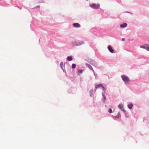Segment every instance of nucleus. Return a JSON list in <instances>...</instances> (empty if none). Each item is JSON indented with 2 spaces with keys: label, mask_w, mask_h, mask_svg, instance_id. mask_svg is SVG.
Wrapping results in <instances>:
<instances>
[{
  "label": "nucleus",
  "mask_w": 149,
  "mask_h": 149,
  "mask_svg": "<svg viewBox=\"0 0 149 149\" xmlns=\"http://www.w3.org/2000/svg\"><path fill=\"white\" fill-rule=\"evenodd\" d=\"M122 40L123 41H124L125 40V39H124V38H123L122 39Z\"/></svg>",
  "instance_id": "nucleus-20"
},
{
  "label": "nucleus",
  "mask_w": 149,
  "mask_h": 149,
  "mask_svg": "<svg viewBox=\"0 0 149 149\" xmlns=\"http://www.w3.org/2000/svg\"><path fill=\"white\" fill-rule=\"evenodd\" d=\"M108 49L112 53H113L114 51L113 50L110 46H109L108 47Z\"/></svg>",
  "instance_id": "nucleus-5"
},
{
  "label": "nucleus",
  "mask_w": 149,
  "mask_h": 149,
  "mask_svg": "<svg viewBox=\"0 0 149 149\" xmlns=\"http://www.w3.org/2000/svg\"><path fill=\"white\" fill-rule=\"evenodd\" d=\"M121 77L125 83H127L130 81L129 79L125 75H122Z\"/></svg>",
  "instance_id": "nucleus-1"
},
{
  "label": "nucleus",
  "mask_w": 149,
  "mask_h": 149,
  "mask_svg": "<svg viewBox=\"0 0 149 149\" xmlns=\"http://www.w3.org/2000/svg\"><path fill=\"white\" fill-rule=\"evenodd\" d=\"M102 87V88L103 90H105V88L103 86V87Z\"/></svg>",
  "instance_id": "nucleus-19"
},
{
  "label": "nucleus",
  "mask_w": 149,
  "mask_h": 149,
  "mask_svg": "<svg viewBox=\"0 0 149 149\" xmlns=\"http://www.w3.org/2000/svg\"><path fill=\"white\" fill-rule=\"evenodd\" d=\"M143 45L141 46H140V47L141 48H144V49H146V45Z\"/></svg>",
  "instance_id": "nucleus-11"
},
{
  "label": "nucleus",
  "mask_w": 149,
  "mask_h": 149,
  "mask_svg": "<svg viewBox=\"0 0 149 149\" xmlns=\"http://www.w3.org/2000/svg\"><path fill=\"white\" fill-rule=\"evenodd\" d=\"M67 59L69 61H71L72 60V58L71 56H68Z\"/></svg>",
  "instance_id": "nucleus-10"
},
{
  "label": "nucleus",
  "mask_w": 149,
  "mask_h": 149,
  "mask_svg": "<svg viewBox=\"0 0 149 149\" xmlns=\"http://www.w3.org/2000/svg\"><path fill=\"white\" fill-rule=\"evenodd\" d=\"M72 68L73 69H74L76 67V65L74 64H73L72 65Z\"/></svg>",
  "instance_id": "nucleus-13"
},
{
  "label": "nucleus",
  "mask_w": 149,
  "mask_h": 149,
  "mask_svg": "<svg viewBox=\"0 0 149 149\" xmlns=\"http://www.w3.org/2000/svg\"><path fill=\"white\" fill-rule=\"evenodd\" d=\"M108 111H109V113H111L112 112V110L111 109H109Z\"/></svg>",
  "instance_id": "nucleus-17"
},
{
  "label": "nucleus",
  "mask_w": 149,
  "mask_h": 149,
  "mask_svg": "<svg viewBox=\"0 0 149 149\" xmlns=\"http://www.w3.org/2000/svg\"><path fill=\"white\" fill-rule=\"evenodd\" d=\"M127 24L126 23H124L120 25V27L121 28H125L127 26Z\"/></svg>",
  "instance_id": "nucleus-6"
},
{
  "label": "nucleus",
  "mask_w": 149,
  "mask_h": 149,
  "mask_svg": "<svg viewBox=\"0 0 149 149\" xmlns=\"http://www.w3.org/2000/svg\"><path fill=\"white\" fill-rule=\"evenodd\" d=\"M73 26L75 27H79L80 25L78 23H74L73 24Z\"/></svg>",
  "instance_id": "nucleus-4"
},
{
  "label": "nucleus",
  "mask_w": 149,
  "mask_h": 149,
  "mask_svg": "<svg viewBox=\"0 0 149 149\" xmlns=\"http://www.w3.org/2000/svg\"><path fill=\"white\" fill-rule=\"evenodd\" d=\"M86 66L90 70H92L93 71H94L92 68L89 64H86Z\"/></svg>",
  "instance_id": "nucleus-7"
},
{
  "label": "nucleus",
  "mask_w": 149,
  "mask_h": 149,
  "mask_svg": "<svg viewBox=\"0 0 149 149\" xmlns=\"http://www.w3.org/2000/svg\"><path fill=\"white\" fill-rule=\"evenodd\" d=\"M121 117V115L119 113L118 114V115L116 116V117L117 118H119Z\"/></svg>",
  "instance_id": "nucleus-12"
},
{
  "label": "nucleus",
  "mask_w": 149,
  "mask_h": 149,
  "mask_svg": "<svg viewBox=\"0 0 149 149\" xmlns=\"http://www.w3.org/2000/svg\"><path fill=\"white\" fill-rule=\"evenodd\" d=\"M83 72L82 70H80L78 71V73L79 74H81Z\"/></svg>",
  "instance_id": "nucleus-16"
},
{
  "label": "nucleus",
  "mask_w": 149,
  "mask_h": 149,
  "mask_svg": "<svg viewBox=\"0 0 149 149\" xmlns=\"http://www.w3.org/2000/svg\"><path fill=\"white\" fill-rule=\"evenodd\" d=\"M63 65V62H61V63H60V66L61 67H62V65Z\"/></svg>",
  "instance_id": "nucleus-18"
},
{
  "label": "nucleus",
  "mask_w": 149,
  "mask_h": 149,
  "mask_svg": "<svg viewBox=\"0 0 149 149\" xmlns=\"http://www.w3.org/2000/svg\"><path fill=\"white\" fill-rule=\"evenodd\" d=\"M100 5L98 4L93 3L91 5V7L93 8L98 9L100 7Z\"/></svg>",
  "instance_id": "nucleus-2"
},
{
  "label": "nucleus",
  "mask_w": 149,
  "mask_h": 149,
  "mask_svg": "<svg viewBox=\"0 0 149 149\" xmlns=\"http://www.w3.org/2000/svg\"><path fill=\"white\" fill-rule=\"evenodd\" d=\"M118 107L122 111H123L124 112H125V110L123 108V104H119L118 105Z\"/></svg>",
  "instance_id": "nucleus-3"
},
{
  "label": "nucleus",
  "mask_w": 149,
  "mask_h": 149,
  "mask_svg": "<svg viewBox=\"0 0 149 149\" xmlns=\"http://www.w3.org/2000/svg\"><path fill=\"white\" fill-rule=\"evenodd\" d=\"M103 87V85L102 84H98L96 86H95V88L97 89V88H98L101 87Z\"/></svg>",
  "instance_id": "nucleus-8"
},
{
  "label": "nucleus",
  "mask_w": 149,
  "mask_h": 149,
  "mask_svg": "<svg viewBox=\"0 0 149 149\" xmlns=\"http://www.w3.org/2000/svg\"><path fill=\"white\" fill-rule=\"evenodd\" d=\"M146 49L147 51H149V45H147Z\"/></svg>",
  "instance_id": "nucleus-14"
},
{
  "label": "nucleus",
  "mask_w": 149,
  "mask_h": 149,
  "mask_svg": "<svg viewBox=\"0 0 149 149\" xmlns=\"http://www.w3.org/2000/svg\"><path fill=\"white\" fill-rule=\"evenodd\" d=\"M102 96L103 97V98H104V100H106V97H105V95L103 93H102Z\"/></svg>",
  "instance_id": "nucleus-15"
},
{
  "label": "nucleus",
  "mask_w": 149,
  "mask_h": 149,
  "mask_svg": "<svg viewBox=\"0 0 149 149\" xmlns=\"http://www.w3.org/2000/svg\"><path fill=\"white\" fill-rule=\"evenodd\" d=\"M133 107V104H129L128 105V107L130 109H132Z\"/></svg>",
  "instance_id": "nucleus-9"
}]
</instances>
